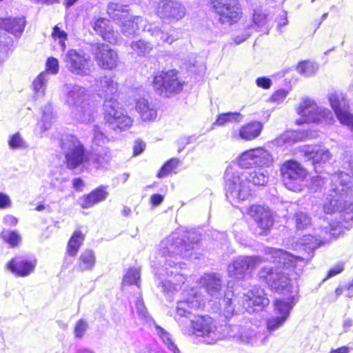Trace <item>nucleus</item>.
I'll return each mask as SVG.
<instances>
[{
  "label": "nucleus",
  "instance_id": "nucleus-1",
  "mask_svg": "<svg viewBox=\"0 0 353 353\" xmlns=\"http://www.w3.org/2000/svg\"><path fill=\"white\" fill-rule=\"evenodd\" d=\"M205 303V297L197 288L183 292L182 299L176 303L174 319L185 333L194 334L207 344L214 343L225 337L252 345L265 343L267 337L264 334L252 329L250 323L245 319L239 324H225L220 327L221 330L210 316H198L192 319L193 311L203 307Z\"/></svg>",
  "mask_w": 353,
  "mask_h": 353
},
{
  "label": "nucleus",
  "instance_id": "nucleus-2",
  "mask_svg": "<svg viewBox=\"0 0 353 353\" xmlns=\"http://www.w3.org/2000/svg\"><path fill=\"white\" fill-rule=\"evenodd\" d=\"M199 235L196 232H189L182 236L174 234L161 242V253L165 257V270L169 275L178 276L177 283L170 280H163L159 287L163 292H172L181 288L180 283H185V278L181 272L184 269L185 263L178 261V256L190 258L192 251L198 248Z\"/></svg>",
  "mask_w": 353,
  "mask_h": 353
},
{
  "label": "nucleus",
  "instance_id": "nucleus-3",
  "mask_svg": "<svg viewBox=\"0 0 353 353\" xmlns=\"http://www.w3.org/2000/svg\"><path fill=\"white\" fill-rule=\"evenodd\" d=\"M329 193L324 201L323 209L327 214L343 212L347 221L353 220V204L347 199L352 191V178L345 172H339L331 175Z\"/></svg>",
  "mask_w": 353,
  "mask_h": 353
},
{
  "label": "nucleus",
  "instance_id": "nucleus-4",
  "mask_svg": "<svg viewBox=\"0 0 353 353\" xmlns=\"http://www.w3.org/2000/svg\"><path fill=\"white\" fill-rule=\"evenodd\" d=\"M269 179V173L265 169L248 172H225L226 197L233 201H245L251 196L250 183L263 186Z\"/></svg>",
  "mask_w": 353,
  "mask_h": 353
},
{
  "label": "nucleus",
  "instance_id": "nucleus-5",
  "mask_svg": "<svg viewBox=\"0 0 353 353\" xmlns=\"http://www.w3.org/2000/svg\"><path fill=\"white\" fill-rule=\"evenodd\" d=\"M115 97L114 94L105 98L103 103L104 118L110 129L121 132L132 125L133 119L128 115Z\"/></svg>",
  "mask_w": 353,
  "mask_h": 353
},
{
  "label": "nucleus",
  "instance_id": "nucleus-6",
  "mask_svg": "<svg viewBox=\"0 0 353 353\" xmlns=\"http://www.w3.org/2000/svg\"><path fill=\"white\" fill-rule=\"evenodd\" d=\"M128 6L116 3H110L107 12L114 20H120L121 32L127 37L133 35L146 24V20L140 16H131L128 14Z\"/></svg>",
  "mask_w": 353,
  "mask_h": 353
},
{
  "label": "nucleus",
  "instance_id": "nucleus-7",
  "mask_svg": "<svg viewBox=\"0 0 353 353\" xmlns=\"http://www.w3.org/2000/svg\"><path fill=\"white\" fill-rule=\"evenodd\" d=\"M60 145L68 169L74 170L84 163L88 164V154L77 137L65 134L62 137Z\"/></svg>",
  "mask_w": 353,
  "mask_h": 353
},
{
  "label": "nucleus",
  "instance_id": "nucleus-8",
  "mask_svg": "<svg viewBox=\"0 0 353 353\" xmlns=\"http://www.w3.org/2000/svg\"><path fill=\"white\" fill-rule=\"evenodd\" d=\"M25 26L23 17L0 18V64L8 57L12 43V39L8 33L19 37Z\"/></svg>",
  "mask_w": 353,
  "mask_h": 353
},
{
  "label": "nucleus",
  "instance_id": "nucleus-9",
  "mask_svg": "<svg viewBox=\"0 0 353 353\" xmlns=\"http://www.w3.org/2000/svg\"><path fill=\"white\" fill-rule=\"evenodd\" d=\"M298 114L301 119L296 121L298 124L303 123H316L332 124L334 121V113L329 109L319 107L309 98L303 99L298 108Z\"/></svg>",
  "mask_w": 353,
  "mask_h": 353
},
{
  "label": "nucleus",
  "instance_id": "nucleus-10",
  "mask_svg": "<svg viewBox=\"0 0 353 353\" xmlns=\"http://www.w3.org/2000/svg\"><path fill=\"white\" fill-rule=\"evenodd\" d=\"M81 90H70L66 95V102L72 108V116L81 123H90L94 119L96 107L83 95Z\"/></svg>",
  "mask_w": 353,
  "mask_h": 353
},
{
  "label": "nucleus",
  "instance_id": "nucleus-11",
  "mask_svg": "<svg viewBox=\"0 0 353 353\" xmlns=\"http://www.w3.org/2000/svg\"><path fill=\"white\" fill-rule=\"evenodd\" d=\"M280 171L283 184L288 190L294 192L302 190L307 172L299 162L286 161L281 165Z\"/></svg>",
  "mask_w": 353,
  "mask_h": 353
},
{
  "label": "nucleus",
  "instance_id": "nucleus-12",
  "mask_svg": "<svg viewBox=\"0 0 353 353\" xmlns=\"http://www.w3.org/2000/svg\"><path fill=\"white\" fill-rule=\"evenodd\" d=\"M209 3L221 24L230 26L241 17V10L236 0H209Z\"/></svg>",
  "mask_w": 353,
  "mask_h": 353
},
{
  "label": "nucleus",
  "instance_id": "nucleus-13",
  "mask_svg": "<svg viewBox=\"0 0 353 353\" xmlns=\"http://www.w3.org/2000/svg\"><path fill=\"white\" fill-rule=\"evenodd\" d=\"M68 70L74 74L86 76L90 72V56L81 49H70L63 56Z\"/></svg>",
  "mask_w": 353,
  "mask_h": 353
},
{
  "label": "nucleus",
  "instance_id": "nucleus-14",
  "mask_svg": "<svg viewBox=\"0 0 353 353\" xmlns=\"http://www.w3.org/2000/svg\"><path fill=\"white\" fill-rule=\"evenodd\" d=\"M265 261L259 256H239L228 265V274L234 279H243L247 274Z\"/></svg>",
  "mask_w": 353,
  "mask_h": 353
},
{
  "label": "nucleus",
  "instance_id": "nucleus-15",
  "mask_svg": "<svg viewBox=\"0 0 353 353\" xmlns=\"http://www.w3.org/2000/svg\"><path fill=\"white\" fill-rule=\"evenodd\" d=\"M90 52L98 65L104 70H113L119 63L117 52L108 45L101 43H92Z\"/></svg>",
  "mask_w": 353,
  "mask_h": 353
},
{
  "label": "nucleus",
  "instance_id": "nucleus-16",
  "mask_svg": "<svg viewBox=\"0 0 353 353\" xmlns=\"http://www.w3.org/2000/svg\"><path fill=\"white\" fill-rule=\"evenodd\" d=\"M323 221L325 223L320 225L319 232L315 230L314 235L305 234L301 238L300 243L305 247V250L313 252L334 234L332 232L334 229V225L325 219H323Z\"/></svg>",
  "mask_w": 353,
  "mask_h": 353
},
{
  "label": "nucleus",
  "instance_id": "nucleus-17",
  "mask_svg": "<svg viewBox=\"0 0 353 353\" xmlns=\"http://www.w3.org/2000/svg\"><path fill=\"white\" fill-rule=\"evenodd\" d=\"M259 276L263 279L272 290L276 291H289L290 280L287 273L279 270V268H263L259 273Z\"/></svg>",
  "mask_w": 353,
  "mask_h": 353
},
{
  "label": "nucleus",
  "instance_id": "nucleus-18",
  "mask_svg": "<svg viewBox=\"0 0 353 353\" xmlns=\"http://www.w3.org/2000/svg\"><path fill=\"white\" fill-rule=\"evenodd\" d=\"M248 214L253 218L260 235H268L274 222L272 211L261 205H252L248 210Z\"/></svg>",
  "mask_w": 353,
  "mask_h": 353
},
{
  "label": "nucleus",
  "instance_id": "nucleus-19",
  "mask_svg": "<svg viewBox=\"0 0 353 353\" xmlns=\"http://www.w3.org/2000/svg\"><path fill=\"white\" fill-rule=\"evenodd\" d=\"M186 13L185 6L180 2L172 0H161L157 8L159 17L169 22H176L182 19Z\"/></svg>",
  "mask_w": 353,
  "mask_h": 353
},
{
  "label": "nucleus",
  "instance_id": "nucleus-20",
  "mask_svg": "<svg viewBox=\"0 0 353 353\" xmlns=\"http://www.w3.org/2000/svg\"><path fill=\"white\" fill-rule=\"evenodd\" d=\"M37 261L34 256H18L7 263V268L20 277H26L35 269Z\"/></svg>",
  "mask_w": 353,
  "mask_h": 353
},
{
  "label": "nucleus",
  "instance_id": "nucleus-21",
  "mask_svg": "<svg viewBox=\"0 0 353 353\" xmlns=\"http://www.w3.org/2000/svg\"><path fill=\"white\" fill-rule=\"evenodd\" d=\"M241 299L243 307L248 313L254 312L269 304V299L265 296L263 290L256 286L243 294Z\"/></svg>",
  "mask_w": 353,
  "mask_h": 353
},
{
  "label": "nucleus",
  "instance_id": "nucleus-22",
  "mask_svg": "<svg viewBox=\"0 0 353 353\" xmlns=\"http://www.w3.org/2000/svg\"><path fill=\"white\" fill-rule=\"evenodd\" d=\"M264 253L270 256L268 260L285 268L295 267L298 262L305 261L303 257L294 256L282 249L268 247L265 248Z\"/></svg>",
  "mask_w": 353,
  "mask_h": 353
},
{
  "label": "nucleus",
  "instance_id": "nucleus-23",
  "mask_svg": "<svg viewBox=\"0 0 353 353\" xmlns=\"http://www.w3.org/2000/svg\"><path fill=\"white\" fill-rule=\"evenodd\" d=\"M151 82L154 88H180L184 85L183 82L179 79L175 70L155 73Z\"/></svg>",
  "mask_w": 353,
  "mask_h": 353
},
{
  "label": "nucleus",
  "instance_id": "nucleus-24",
  "mask_svg": "<svg viewBox=\"0 0 353 353\" xmlns=\"http://www.w3.org/2000/svg\"><path fill=\"white\" fill-rule=\"evenodd\" d=\"M199 284L203 288L212 299L221 296L223 282L221 276L215 272L205 273L199 279Z\"/></svg>",
  "mask_w": 353,
  "mask_h": 353
},
{
  "label": "nucleus",
  "instance_id": "nucleus-25",
  "mask_svg": "<svg viewBox=\"0 0 353 353\" xmlns=\"http://www.w3.org/2000/svg\"><path fill=\"white\" fill-rule=\"evenodd\" d=\"M91 26L103 40L110 43H117V34L113 30L110 21L105 18L94 19L91 21Z\"/></svg>",
  "mask_w": 353,
  "mask_h": 353
},
{
  "label": "nucleus",
  "instance_id": "nucleus-26",
  "mask_svg": "<svg viewBox=\"0 0 353 353\" xmlns=\"http://www.w3.org/2000/svg\"><path fill=\"white\" fill-rule=\"evenodd\" d=\"M307 161H312L313 165L328 162L332 154L328 149L317 145L305 146L302 151Z\"/></svg>",
  "mask_w": 353,
  "mask_h": 353
},
{
  "label": "nucleus",
  "instance_id": "nucleus-27",
  "mask_svg": "<svg viewBox=\"0 0 353 353\" xmlns=\"http://www.w3.org/2000/svg\"><path fill=\"white\" fill-rule=\"evenodd\" d=\"M108 196V192L105 190V187L100 186L88 194L82 196L78 200L79 205L84 208L88 209L94 205L105 201Z\"/></svg>",
  "mask_w": 353,
  "mask_h": 353
},
{
  "label": "nucleus",
  "instance_id": "nucleus-28",
  "mask_svg": "<svg viewBox=\"0 0 353 353\" xmlns=\"http://www.w3.org/2000/svg\"><path fill=\"white\" fill-rule=\"evenodd\" d=\"M46 70L47 72H43L40 73L37 78L34 80L32 85L33 88H42L48 85L49 74H56L58 73L59 70V61L54 57H50L46 61Z\"/></svg>",
  "mask_w": 353,
  "mask_h": 353
},
{
  "label": "nucleus",
  "instance_id": "nucleus-29",
  "mask_svg": "<svg viewBox=\"0 0 353 353\" xmlns=\"http://www.w3.org/2000/svg\"><path fill=\"white\" fill-rule=\"evenodd\" d=\"M294 296L276 299L274 301V312L276 315L288 320L290 312L296 303Z\"/></svg>",
  "mask_w": 353,
  "mask_h": 353
},
{
  "label": "nucleus",
  "instance_id": "nucleus-30",
  "mask_svg": "<svg viewBox=\"0 0 353 353\" xmlns=\"http://www.w3.org/2000/svg\"><path fill=\"white\" fill-rule=\"evenodd\" d=\"M143 31L150 33L151 36L158 42L172 43L173 41L178 39V37L174 35L175 30L170 29L169 32H164L158 27L147 23L143 26Z\"/></svg>",
  "mask_w": 353,
  "mask_h": 353
},
{
  "label": "nucleus",
  "instance_id": "nucleus-31",
  "mask_svg": "<svg viewBox=\"0 0 353 353\" xmlns=\"http://www.w3.org/2000/svg\"><path fill=\"white\" fill-rule=\"evenodd\" d=\"M329 101L336 118L339 114L350 111V101L343 93L335 92L329 97Z\"/></svg>",
  "mask_w": 353,
  "mask_h": 353
},
{
  "label": "nucleus",
  "instance_id": "nucleus-32",
  "mask_svg": "<svg viewBox=\"0 0 353 353\" xmlns=\"http://www.w3.org/2000/svg\"><path fill=\"white\" fill-rule=\"evenodd\" d=\"M136 110L143 121H153L157 117V107L144 98L139 99L136 103Z\"/></svg>",
  "mask_w": 353,
  "mask_h": 353
},
{
  "label": "nucleus",
  "instance_id": "nucleus-33",
  "mask_svg": "<svg viewBox=\"0 0 353 353\" xmlns=\"http://www.w3.org/2000/svg\"><path fill=\"white\" fill-rule=\"evenodd\" d=\"M263 125L260 121H252L242 126L239 130V137L245 141L256 139L263 130Z\"/></svg>",
  "mask_w": 353,
  "mask_h": 353
},
{
  "label": "nucleus",
  "instance_id": "nucleus-34",
  "mask_svg": "<svg viewBox=\"0 0 353 353\" xmlns=\"http://www.w3.org/2000/svg\"><path fill=\"white\" fill-rule=\"evenodd\" d=\"M254 28L250 23L240 25L232 33L230 45H240L245 41L253 33Z\"/></svg>",
  "mask_w": 353,
  "mask_h": 353
},
{
  "label": "nucleus",
  "instance_id": "nucleus-35",
  "mask_svg": "<svg viewBox=\"0 0 353 353\" xmlns=\"http://www.w3.org/2000/svg\"><path fill=\"white\" fill-rule=\"evenodd\" d=\"M255 168H268L273 163V157L270 151L262 147L253 148Z\"/></svg>",
  "mask_w": 353,
  "mask_h": 353
},
{
  "label": "nucleus",
  "instance_id": "nucleus-36",
  "mask_svg": "<svg viewBox=\"0 0 353 353\" xmlns=\"http://www.w3.org/2000/svg\"><path fill=\"white\" fill-rule=\"evenodd\" d=\"M110 150L107 148H103L97 153H93L88 156V165L99 169L106 165L110 161Z\"/></svg>",
  "mask_w": 353,
  "mask_h": 353
},
{
  "label": "nucleus",
  "instance_id": "nucleus-37",
  "mask_svg": "<svg viewBox=\"0 0 353 353\" xmlns=\"http://www.w3.org/2000/svg\"><path fill=\"white\" fill-rule=\"evenodd\" d=\"M96 262L95 255L92 250H85L78 259L79 268L81 271L91 270Z\"/></svg>",
  "mask_w": 353,
  "mask_h": 353
},
{
  "label": "nucleus",
  "instance_id": "nucleus-38",
  "mask_svg": "<svg viewBox=\"0 0 353 353\" xmlns=\"http://www.w3.org/2000/svg\"><path fill=\"white\" fill-rule=\"evenodd\" d=\"M155 330L163 344L172 353H180L177 345L173 341L171 334L163 327L155 324Z\"/></svg>",
  "mask_w": 353,
  "mask_h": 353
},
{
  "label": "nucleus",
  "instance_id": "nucleus-39",
  "mask_svg": "<svg viewBox=\"0 0 353 353\" xmlns=\"http://www.w3.org/2000/svg\"><path fill=\"white\" fill-rule=\"evenodd\" d=\"M83 241L84 235L82 232L79 230L75 231L68 243L67 253L71 256H74L77 254Z\"/></svg>",
  "mask_w": 353,
  "mask_h": 353
},
{
  "label": "nucleus",
  "instance_id": "nucleus-40",
  "mask_svg": "<svg viewBox=\"0 0 353 353\" xmlns=\"http://www.w3.org/2000/svg\"><path fill=\"white\" fill-rule=\"evenodd\" d=\"M318 63L311 61H303L300 62L297 67V72L305 77H310L316 73L319 70Z\"/></svg>",
  "mask_w": 353,
  "mask_h": 353
},
{
  "label": "nucleus",
  "instance_id": "nucleus-41",
  "mask_svg": "<svg viewBox=\"0 0 353 353\" xmlns=\"http://www.w3.org/2000/svg\"><path fill=\"white\" fill-rule=\"evenodd\" d=\"M243 116L239 112H227L220 114L215 124L218 125H223L228 123H239L243 120Z\"/></svg>",
  "mask_w": 353,
  "mask_h": 353
},
{
  "label": "nucleus",
  "instance_id": "nucleus-42",
  "mask_svg": "<svg viewBox=\"0 0 353 353\" xmlns=\"http://www.w3.org/2000/svg\"><path fill=\"white\" fill-rule=\"evenodd\" d=\"M131 48L133 52L138 56H145L149 54L152 49V46L150 43L140 39L131 43Z\"/></svg>",
  "mask_w": 353,
  "mask_h": 353
},
{
  "label": "nucleus",
  "instance_id": "nucleus-43",
  "mask_svg": "<svg viewBox=\"0 0 353 353\" xmlns=\"http://www.w3.org/2000/svg\"><path fill=\"white\" fill-rule=\"evenodd\" d=\"M254 28V30L260 32H268V28L266 26L267 16L266 14L260 12H255L253 14L252 22H249Z\"/></svg>",
  "mask_w": 353,
  "mask_h": 353
},
{
  "label": "nucleus",
  "instance_id": "nucleus-44",
  "mask_svg": "<svg viewBox=\"0 0 353 353\" xmlns=\"http://www.w3.org/2000/svg\"><path fill=\"white\" fill-rule=\"evenodd\" d=\"M238 165L240 168L244 169L255 168L253 148L243 152L239 156Z\"/></svg>",
  "mask_w": 353,
  "mask_h": 353
},
{
  "label": "nucleus",
  "instance_id": "nucleus-45",
  "mask_svg": "<svg viewBox=\"0 0 353 353\" xmlns=\"http://www.w3.org/2000/svg\"><path fill=\"white\" fill-rule=\"evenodd\" d=\"M299 140V134L296 131H287L274 140L275 144L283 146L285 144H292Z\"/></svg>",
  "mask_w": 353,
  "mask_h": 353
},
{
  "label": "nucleus",
  "instance_id": "nucleus-46",
  "mask_svg": "<svg viewBox=\"0 0 353 353\" xmlns=\"http://www.w3.org/2000/svg\"><path fill=\"white\" fill-rule=\"evenodd\" d=\"M1 236L11 248L17 246L21 241V236L16 231L3 230L1 232Z\"/></svg>",
  "mask_w": 353,
  "mask_h": 353
},
{
  "label": "nucleus",
  "instance_id": "nucleus-47",
  "mask_svg": "<svg viewBox=\"0 0 353 353\" xmlns=\"http://www.w3.org/2000/svg\"><path fill=\"white\" fill-rule=\"evenodd\" d=\"M294 219L297 230H304L311 225V218L304 212H296Z\"/></svg>",
  "mask_w": 353,
  "mask_h": 353
},
{
  "label": "nucleus",
  "instance_id": "nucleus-48",
  "mask_svg": "<svg viewBox=\"0 0 353 353\" xmlns=\"http://www.w3.org/2000/svg\"><path fill=\"white\" fill-rule=\"evenodd\" d=\"M140 283V272L139 269L137 268H130L125 275L124 276L123 280V284L125 285H132L134 284L137 286H139Z\"/></svg>",
  "mask_w": 353,
  "mask_h": 353
},
{
  "label": "nucleus",
  "instance_id": "nucleus-49",
  "mask_svg": "<svg viewBox=\"0 0 353 353\" xmlns=\"http://www.w3.org/2000/svg\"><path fill=\"white\" fill-rule=\"evenodd\" d=\"M232 296L233 293L228 292L225 294L223 300L225 305L223 314L226 319H229L234 314L235 310L233 306V302L236 301V298L233 300Z\"/></svg>",
  "mask_w": 353,
  "mask_h": 353
},
{
  "label": "nucleus",
  "instance_id": "nucleus-50",
  "mask_svg": "<svg viewBox=\"0 0 353 353\" xmlns=\"http://www.w3.org/2000/svg\"><path fill=\"white\" fill-rule=\"evenodd\" d=\"M286 321L287 320L279 316H272L266 321L267 330L270 333L274 332L281 327Z\"/></svg>",
  "mask_w": 353,
  "mask_h": 353
},
{
  "label": "nucleus",
  "instance_id": "nucleus-51",
  "mask_svg": "<svg viewBox=\"0 0 353 353\" xmlns=\"http://www.w3.org/2000/svg\"><path fill=\"white\" fill-rule=\"evenodd\" d=\"M42 112L43 114L41 121L42 123L43 131H46L50 128L52 119H53L52 105L50 103L46 105L42 109Z\"/></svg>",
  "mask_w": 353,
  "mask_h": 353
},
{
  "label": "nucleus",
  "instance_id": "nucleus-52",
  "mask_svg": "<svg viewBox=\"0 0 353 353\" xmlns=\"http://www.w3.org/2000/svg\"><path fill=\"white\" fill-rule=\"evenodd\" d=\"M52 37L55 41H58L61 51L63 52L66 48L65 41L68 40L67 33L64 30H61L57 26H55L53 28Z\"/></svg>",
  "mask_w": 353,
  "mask_h": 353
},
{
  "label": "nucleus",
  "instance_id": "nucleus-53",
  "mask_svg": "<svg viewBox=\"0 0 353 353\" xmlns=\"http://www.w3.org/2000/svg\"><path fill=\"white\" fill-rule=\"evenodd\" d=\"M179 164V159L172 158L167 161L159 170L157 176L159 178H163L168 175L174 169H175Z\"/></svg>",
  "mask_w": 353,
  "mask_h": 353
},
{
  "label": "nucleus",
  "instance_id": "nucleus-54",
  "mask_svg": "<svg viewBox=\"0 0 353 353\" xmlns=\"http://www.w3.org/2000/svg\"><path fill=\"white\" fill-rule=\"evenodd\" d=\"M8 144L12 149H25L28 148V145L19 133L13 134L10 137Z\"/></svg>",
  "mask_w": 353,
  "mask_h": 353
},
{
  "label": "nucleus",
  "instance_id": "nucleus-55",
  "mask_svg": "<svg viewBox=\"0 0 353 353\" xmlns=\"http://www.w3.org/2000/svg\"><path fill=\"white\" fill-rule=\"evenodd\" d=\"M93 143L97 145H102L108 142V138L103 134L100 128L94 125L93 128Z\"/></svg>",
  "mask_w": 353,
  "mask_h": 353
},
{
  "label": "nucleus",
  "instance_id": "nucleus-56",
  "mask_svg": "<svg viewBox=\"0 0 353 353\" xmlns=\"http://www.w3.org/2000/svg\"><path fill=\"white\" fill-rule=\"evenodd\" d=\"M337 119L340 123L344 126H346L348 130L353 133V114L350 111L339 114Z\"/></svg>",
  "mask_w": 353,
  "mask_h": 353
},
{
  "label": "nucleus",
  "instance_id": "nucleus-57",
  "mask_svg": "<svg viewBox=\"0 0 353 353\" xmlns=\"http://www.w3.org/2000/svg\"><path fill=\"white\" fill-rule=\"evenodd\" d=\"M137 312L139 317L145 321H149L150 319V316L148 315V310L143 303V299L141 297H138L135 303Z\"/></svg>",
  "mask_w": 353,
  "mask_h": 353
},
{
  "label": "nucleus",
  "instance_id": "nucleus-58",
  "mask_svg": "<svg viewBox=\"0 0 353 353\" xmlns=\"http://www.w3.org/2000/svg\"><path fill=\"white\" fill-rule=\"evenodd\" d=\"M88 325L86 321L81 319L78 321L74 326V335L77 338H82L86 330H88Z\"/></svg>",
  "mask_w": 353,
  "mask_h": 353
},
{
  "label": "nucleus",
  "instance_id": "nucleus-59",
  "mask_svg": "<svg viewBox=\"0 0 353 353\" xmlns=\"http://www.w3.org/2000/svg\"><path fill=\"white\" fill-rule=\"evenodd\" d=\"M101 88H114L117 87V83L111 77L105 76L100 80Z\"/></svg>",
  "mask_w": 353,
  "mask_h": 353
},
{
  "label": "nucleus",
  "instance_id": "nucleus-60",
  "mask_svg": "<svg viewBox=\"0 0 353 353\" xmlns=\"http://www.w3.org/2000/svg\"><path fill=\"white\" fill-rule=\"evenodd\" d=\"M288 91L285 90H276L271 96L270 101L280 103L286 97Z\"/></svg>",
  "mask_w": 353,
  "mask_h": 353
},
{
  "label": "nucleus",
  "instance_id": "nucleus-61",
  "mask_svg": "<svg viewBox=\"0 0 353 353\" xmlns=\"http://www.w3.org/2000/svg\"><path fill=\"white\" fill-rule=\"evenodd\" d=\"M256 84L258 87L262 88H270L272 85V80L266 77H259L256 80Z\"/></svg>",
  "mask_w": 353,
  "mask_h": 353
},
{
  "label": "nucleus",
  "instance_id": "nucleus-62",
  "mask_svg": "<svg viewBox=\"0 0 353 353\" xmlns=\"http://www.w3.org/2000/svg\"><path fill=\"white\" fill-rule=\"evenodd\" d=\"M344 270V264L339 263L332 267L328 272L327 279L334 276L338 274L341 273Z\"/></svg>",
  "mask_w": 353,
  "mask_h": 353
},
{
  "label": "nucleus",
  "instance_id": "nucleus-63",
  "mask_svg": "<svg viewBox=\"0 0 353 353\" xmlns=\"http://www.w3.org/2000/svg\"><path fill=\"white\" fill-rule=\"evenodd\" d=\"M196 140L195 136H189V137H182L179 140V144L181 145V147L178 149V152H181L183 148L185 147L186 145L190 143L193 141Z\"/></svg>",
  "mask_w": 353,
  "mask_h": 353
},
{
  "label": "nucleus",
  "instance_id": "nucleus-64",
  "mask_svg": "<svg viewBox=\"0 0 353 353\" xmlns=\"http://www.w3.org/2000/svg\"><path fill=\"white\" fill-rule=\"evenodd\" d=\"M11 200L10 197L2 192H0V208H8L11 206Z\"/></svg>",
  "mask_w": 353,
  "mask_h": 353
}]
</instances>
